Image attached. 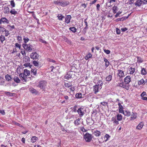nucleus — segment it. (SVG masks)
I'll list each match as a JSON object with an SVG mask.
<instances>
[{"instance_id": "nucleus-1", "label": "nucleus", "mask_w": 147, "mask_h": 147, "mask_svg": "<svg viewBox=\"0 0 147 147\" xmlns=\"http://www.w3.org/2000/svg\"><path fill=\"white\" fill-rule=\"evenodd\" d=\"M30 75V71L27 69H24V72L21 73L19 74V76L22 82H26L27 77L29 76Z\"/></svg>"}, {"instance_id": "nucleus-2", "label": "nucleus", "mask_w": 147, "mask_h": 147, "mask_svg": "<svg viewBox=\"0 0 147 147\" xmlns=\"http://www.w3.org/2000/svg\"><path fill=\"white\" fill-rule=\"evenodd\" d=\"M55 4L62 7H65L69 4L68 1L65 0H59L54 2Z\"/></svg>"}, {"instance_id": "nucleus-3", "label": "nucleus", "mask_w": 147, "mask_h": 147, "mask_svg": "<svg viewBox=\"0 0 147 147\" xmlns=\"http://www.w3.org/2000/svg\"><path fill=\"white\" fill-rule=\"evenodd\" d=\"M22 47L27 52H31L33 46L30 44H23Z\"/></svg>"}, {"instance_id": "nucleus-4", "label": "nucleus", "mask_w": 147, "mask_h": 147, "mask_svg": "<svg viewBox=\"0 0 147 147\" xmlns=\"http://www.w3.org/2000/svg\"><path fill=\"white\" fill-rule=\"evenodd\" d=\"M93 136L92 135L88 133H86L84 136V139L86 142H89L91 141Z\"/></svg>"}, {"instance_id": "nucleus-5", "label": "nucleus", "mask_w": 147, "mask_h": 147, "mask_svg": "<svg viewBox=\"0 0 147 147\" xmlns=\"http://www.w3.org/2000/svg\"><path fill=\"white\" fill-rule=\"evenodd\" d=\"M102 85V82L100 84L98 83L97 85H96L93 86V91L95 94H96L99 92V89H101Z\"/></svg>"}, {"instance_id": "nucleus-6", "label": "nucleus", "mask_w": 147, "mask_h": 147, "mask_svg": "<svg viewBox=\"0 0 147 147\" xmlns=\"http://www.w3.org/2000/svg\"><path fill=\"white\" fill-rule=\"evenodd\" d=\"M64 85L65 88H69L71 91L74 92L75 90V87L74 86L72 85L71 82H65Z\"/></svg>"}, {"instance_id": "nucleus-7", "label": "nucleus", "mask_w": 147, "mask_h": 147, "mask_svg": "<svg viewBox=\"0 0 147 147\" xmlns=\"http://www.w3.org/2000/svg\"><path fill=\"white\" fill-rule=\"evenodd\" d=\"M119 87L125 88L126 90H128L129 89L130 85L128 84L122 82L121 83H119Z\"/></svg>"}, {"instance_id": "nucleus-8", "label": "nucleus", "mask_w": 147, "mask_h": 147, "mask_svg": "<svg viewBox=\"0 0 147 147\" xmlns=\"http://www.w3.org/2000/svg\"><path fill=\"white\" fill-rule=\"evenodd\" d=\"M47 82L45 80L40 81L39 82L38 87L41 89H44L46 86Z\"/></svg>"}, {"instance_id": "nucleus-9", "label": "nucleus", "mask_w": 147, "mask_h": 147, "mask_svg": "<svg viewBox=\"0 0 147 147\" xmlns=\"http://www.w3.org/2000/svg\"><path fill=\"white\" fill-rule=\"evenodd\" d=\"M110 137V136L109 134H106L104 137V139H103V138L102 137L101 138H100V142L101 143H102L105 142H106L108 141L109 138Z\"/></svg>"}, {"instance_id": "nucleus-10", "label": "nucleus", "mask_w": 147, "mask_h": 147, "mask_svg": "<svg viewBox=\"0 0 147 147\" xmlns=\"http://www.w3.org/2000/svg\"><path fill=\"white\" fill-rule=\"evenodd\" d=\"M39 57V55L36 52L32 53L30 55V57L33 59H38Z\"/></svg>"}, {"instance_id": "nucleus-11", "label": "nucleus", "mask_w": 147, "mask_h": 147, "mask_svg": "<svg viewBox=\"0 0 147 147\" xmlns=\"http://www.w3.org/2000/svg\"><path fill=\"white\" fill-rule=\"evenodd\" d=\"M117 76L119 78H122L125 76L124 71L120 69L118 70H117Z\"/></svg>"}, {"instance_id": "nucleus-12", "label": "nucleus", "mask_w": 147, "mask_h": 147, "mask_svg": "<svg viewBox=\"0 0 147 147\" xmlns=\"http://www.w3.org/2000/svg\"><path fill=\"white\" fill-rule=\"evenodd\" d=\"M85 110L82 108H79L77 110V112L79 115L81 116H83L85 113Z\"/></svg>"}, {"instance_id": "nucleus-13", "label": "nucleus", "mask_w": 147, "mask_h": 147, "mask_svg": "<svg viewBox=\"0 0 147 147\" xmlns=\"http://www.w3.org/2000/svg\"><path fill=\"white\" fill-rule=\"evenodd\" d=\"M111 121L112 122L114 123V125H118L119 123V121L117 120L116 117H113L111 119Z\"/></svg>"}, {"instance_id": "nucleus-14", "label": "nucleus", "mask_w": 147, "mask_h": 147, "mask_svg": "<svg viewBox=\"0 0 147 147\" xmlns=\"http://www.w3.org/2000/svg\"><path fill=\"white\" fill-rule=\"evenodd\" d=\"M71 16L70 15H67L66 16L65 18V22L67 24H69L70 22Z\"/></svg>"}, {"instance_id": "nucleus-15", "label": "nucleus", "mask_w": 147, "mask_h": 147, "mask_svg": "<svg viewBox=\"0 0 147 147\" xmlns=\"http://www.w3.org/2000/svg\"><path fill=\"white\" fill-rule=\"evenodd\" d=\"M0 20L1 21V24L2 23L3 24H8L9 23V21L5 17L2 18L0 19Z\"/></svg>"}, {"instance_id": "nucleus-16", "label": "nucleus", "mask_w": 147, "mask_h": 147, "mask_svg": "<svg viewBox=\"0 0 147 147\" xmlns=\"http://www.w3.org/2000/svg\"><path fill=\"white\" fill-rule=\"evenodd\" d=\"M131 81V77L129 76H127L124 78V82L129 84Z\"/></svg>"}, {"instance_id": "nucleus-17", "label": "nucleus", "mask_w": 147, "mask_h": 147, "mask_svg": "<svg viewBox=\"0 0 147 147\" xmlns=\"http://www.w3.org/2000/svg\"><path fill=\"white\" fill-rule=\"evenodd\" d=\"M140 74L142 75H146L147 74V70L146 68L141 67Z\"/></svg>"}, {"instance_id": "nucleus-18", "label": "nucleus", "mask_w": 147, "mask_h": 147, "mask_svg": "<svg viewBox=\"0 0 147 147\" xmlns=\"http://www.w3.org/2000/svg\"><path fill=\"white\" fill-rule=\"evenodd\" d=\"M101 134V132L97 130H94L93 133V134L96 137L100 136Z\"/></svg>"}, {"instance_id": "nucleus-19", "label": "nucleus", "mask_w": 147, "mask_h": 147, "mask_svg": "<svg viewBox=\"0 0 147 147\" xmlns=\"http://www.w3.org/2000/svg\"><path fill=\"white\" fill-rule=\"evenodd\" d=\"M29 91L32 94H37L38 93V92L35 89L31 87L29 88Z\"/></svg>"}, {"instance_id": "nucleus-20", "label": "nucleus", "mask_w": 147, "mask_h": 147, "mask_svg": "<svg viewBox=\"0 0 147 147\" xmlns=\"http://www.w3.org/2000/svg\"><path fill=\"white\" fill-rule=\"evenodd\" d=\"M137 117V114L136 113H134L132 112V114L131 115L130 118V120H134L136 119Z\"/></svg>"}, {"instance_id": "nucleus-21", "label": "nucleus", "mask_w": 147, "mask_h": 147, "mask_svg": "<svg viewBox=\"0 0 147 147\" xmlns=\"http://www.w3.org/2000/svg\"><path fill=\"white\" fill-rule=\"evenodd\" d=\"M142 3V0H137L136 2L134 3L135 5L136 6H140Z\"/></svg>"}, {"instance_id": "nucleus-22", "label": "nucleus", "mask_w": 147, "mask_h": 147, "mask_svg": "<svg viewBox=\"0 0 147 147\" xmlns=\"http://www.w3.org/2000/svg\"><path fill=\"white\" fill-rule=\"evenodd\" d=\"M72 71H70L68 72L67 74L65 76V78L67 80H69V78L72 77V74L71 73Z\"/></svg>"}, {"instance_id": "nucleus-23", "label": "nucleus", "mask_w": 147, "mask_h": 147, "mask_svg": "<svg viewBox=\"0 0 147 147\" xmlns=\"http://www.w3.org/2000/svg\"><path fill=\"white\" fill-rule=\"evenodd\" d=\"M3 11L5 14H8L9 11V8L7 6H5L3 9Z\"/></svg>"}, {"instance_id": "nucleus-24", "label": "nucleus", "mask_w": 147, "mask_h": 147, "mask_svg": "<svg viewBox=\"0 0 147 147\" xmlns=\"http://www.w3.org/2000/svg\"><path fill=\"white\" fill-rule=\"evenodd\" d=\"M135 68L132 67H130L129 69V74H133L135 71Z\"/></svg>"}, {"instance_id": "nucleus-25", "label": "nucleus", "mask_w": 147, "mask_h": 147, "mask_svg": "<svg viewBox=\"0 0 147 147\" xmlns=\"http://www.w3.org/2000/svg\"><path fill=\"white\" fill-rule=\"evenodd\" d=\"M123 114L125 116H127V117H129L131 115V113L128 111H125L123 112Z\"/></svg>"}, {"instance_id": "nucleus-26", "label": "nucleus", "mask_w": 147, "mask_h": 147, "mask_svg": "<svg viewBox=\"0 0 147 147\" xmlns=\"http://www.w3.org/2000/svg\"><path fill=\"white\" fill-rule=\"evenodd\" d=\"M116 117L118 121H121L123 118L122 115L120 114H118Z\"/></svg>"}, {"instance_id": "nucleus-27", "label": "nucleus", "mask_w": 147, "mask_h": 147, "mask_svg": "<svg viewBox=\"0 0 147 147\" xmlns=\"http://www.w3.org/2000/svg\"><path fill=\"white\" fill-rule=\"evenodd\" d=\"M143 125L144 124L142 123H140L137 126L136 129H140L142 128Z\"/></svg>"}, {"instance_id": "nucleus-28", "label": "nucleus", "mask_w": 147, "mask_h": 147, "mask_svg": "<svg viewBox=\"0 0 147 147\" xmlns=\"http://www.w3.org/2000/svg\"><path fill=\"white\" fill-rule=\"evenodd\" d=\"M104 61L105 62V66L106 67H107L109 65H110V63L109 61L106 59L105 58H104Z\"/></svg>"}, {"instance_id": "nucleus-29", "label": "nucleus", "mask_w": 147, "mask_h": 147, "mask_svg": "<svg viewBox=\"0 0 147 147\" xmlns=\"http://www.w3.org/2000/svg\"><path fill=\"white\" fill-rule=\"evenodd\" d=\"M38 140V138L36 136H32L31 139V141L32 143H34Z\"/></svg>"}, {"instance_id": "nucleus-30", "label": "nucleus", "mask_w": 147, "mask_h": 147, "mask_svg": "<svg viewBox=\"0 0 147 147\" xmlns=\"http://www.w3.org/2000/svg\"><path fill=\"white\" fill-rule=\"evenodd\" d=\"M13 80L17 83H19L20 81V80L17 76H15L13 78Z\"/></svg>"}, {"instance_id": "nucleus-31", "label": "nucleus", "mask_w": 147, "mask_h": 147, "mask_svg": "<svg viewBox=\"0 0 147 147\" xmlns=\"http://www.w3.org/2000/svg\"><path fill=\"white\" fill-rule=\"evenodd\" d=\"M80 119L78 118L75 120L74 122L75 125H78L80 124Z\"/></svg>"}, {"instance_id": "nucleus-32", "label": "nucleus", "mask_w": 147, "mask_h": 147, "mask_svg": "<svg viewBox=\"0 0 147 147\" xmlns=\"http://www.w3.org/2000/svg\"><path fill=\"white\" fill-rule=\"evenodd\" d=\"M76 97L77 98H82V94L81 93L79 92L76 94Z\"/></svg>"}, {"instance_id": "nucleus-33", "label": "nucleus", "mask_w": 147, "mask_h": 147, "mask_svg": "<svg viewBox=\"0 0 147 147\" xmlns=\"http://www.w3.org/2000/svg\"><path fill=\"white\" fill-rule=\"evenodd\" d=\"M58 19L59 20H62L63 18H64V16L61 14H58L57 17Z\"/></svg>"}, {"instance_id": "nucleus-34", "label": "nucleus", "mask_w": 147, "mask_h": 147, "mask_svg": "<svg viewBox=\"0 0 147 147\" xmlns=\"http://www.w3.org/2000/svg\"><path fill=\"white\" fill-rule=\"evenodd\" d=\"M145 83L144 80L142 78L138 82V84L139 85H141L143 84H144Z\"/></svg>"}, {"instance_id": "nucleus-35", "label": "nucleus", "mask_w": 147, "mask_h": 147, "mask_svg": "<svg viewBox=\"0 0 147 147\" xmlns=\"http://www.w3.org/2000/svg\"><path fill=\"white\" fill-rule=\"evenodd\" d=\"M31 72L32 75L36 76L37 73V70L36 69H32Z\"/></svg>"}, {"instance_id": "nucleus-36", "label": "nucleus", "mask_w": 147, "mask_h": 147, "mask_svg": "<svg viewBox=\"0 0 147 147\" xmlns=\"http://www.w3.org/2000/svg\"><path fill=\"white\" fill-rule=\"evenodd\" d=\"M25 57L24 59L23 62L24 63H28V61L30 60V58L28 57L25 56Z\"/></svg>"}, {"instance_id": "nucleus-37", "label": "nucleus", "mask_w": 147, "mask_h": 147, "mask_svg": "<svg viewBox=\"0 0 147 147\" xmlns=\"http://www.w3.org/2000/svg\"><path fill=\"white\" fill-rule=\"evenodd\" d=\"M0 32L2 33L4 32H7V30H6L5 28L0 26Z\"/></svg>"}, {"instance_id": "nucleus-38", "label": "nucleus", "mask_w": 147, "mask_h": 147, "mask_svg": "<svg viewBox=\"0 0 147 147\" xmlns=\"http://www.w3.org/2000/svg\"><path fill=\"white\" fill-rule=\"evenodd\" d=\"M92 54L90 53H89L85 57V59L86 60H87L89 58H91L92 57Z\"/></svg>"}, {"instance_id": "nucleus-39", "label": "nucleus", "mask_w": 147, "mask_h": 147, "mask_svg": "<svg viewBox=\"0 0 147 147\" xmlns=\"http://www.w3.org/2000/svg\"><path fill=\"white\" fill-rule=\"evenodd\" d=\"M118 9V7L115 6H114L112 8V10L113 12L114 13H117V10Z\"/></svg>"}, {"instance_id": "nucleus-40", "label": "nucleus", "mask_w": 147, "mask_h": 147, "mask_svg": "<svg viewBox=\"0 0 147 147\" xmlns=\"http://www.w3.org/2000/svg\"><path fill=\"white\" fill-rule=\"evenodd\" d=\"M5 78L6 80L9 81L11 80V78L10 75L7 74L5 76Z\"/></svg>"}, {"instance_id": "nucleus-41", "label": "nucleus", "mask_w": 147, "mask_h": 147, "mask_svg": "<svg viewBox=\"0 0 147 147\" xmlns=\"http://www.w3.org/2000/svg\"><path fill=\"white\" fill-rule=\"evenodd\" d=\"M11 14L16 15L17 13V11H16L14 9H13L11 10L10 12Z\"/></svg>"}, {"instance_id": "nucleus-42", "label": "nucleus", "mask_w": 147, "mask_h": 147, "mask_svg": "<svg viewBox=\"0 0 147 147\" xmlns=\"http://www.w3.org/2000/svg\"><path fill=\"white\" fill-rule=\"evenodd\" d=\"M5 36L2 35L0 36V40L2 43H3V41L5 40Z\"/></svg>"}, {"instance_id": "nucleus-43", "label": "nucleus", "mask_w": 147, "mask_h": 147, "mask_svg": "<svg viewBox=\"0 0 147 147\" xmlns=\"http://www.w3.org/2000/svg\"><path fill=\"white\" fill-rule=\"evenodd\" d=\"M23 40L24 43V44H27V43L30 40L29 38H27V37H25L24 36Z\"/></svg>"}, {"instance_id": "nucleus-44", "label": "nucleus", "mask_w": 147, "mask_h": 147, "mask_svg": "<svg viewBox=\"0 0 147 147\" xmlns=\"http://www.w3.org/2000/svg\"><path fill=\"white\" fill-rule=\"evenodd\" d=\"M63 39L65 41L67 42L68 44H71V41L69 40L65 36Z\"/></svg>"}, {"instance_id": "nucleus-45", "label": "nucleus", "mask_w": 147, "mask_h": 147, "mask_svg": "<svg viewBox=\"0 0 147 147\" xmlns=\"http://www.w3.org/2000/svg\"><path fill=\"white\" fill-rule=\"evenodd\" d=\"M137 58L138 59L137 62L138 63H142L143 62V60L141 57L138 56H137Z\"/></svg>"}, {"instance_id": "nucleus-46", "label": "nucleus", "mask_w": 147, "mask_h": 147, "mask_svg": "<svg viewBox=\"0 0 147 147\" xmlns=\"http://www.w3.org/2000/svg\"><path fill=\"white\" fill-rule=\"evenodd\" d=\"M69 29L74 32H75L77 31V29L75 27H70Z\"/></svg>"}, {"instance_id": "nucleus-47", "label": "nucleus", "mask_w": 147, "mask_h": 147, "mask_svg": "<svg viewBox=\"0 0 147 147\" xmlns=\"http://www.w3.org/2000/svg\"><path fill=\"white\" fill-rule=\"evenodd\" d=\"M106 80L107 81H109L111 80L112 79V76L111 75H109L107 76L106 78Z\"/></svg>"}, {"instance_id": "nucleus-48", "label": "nucleus", "mask_w": 147, "mask_h": 147, "mask_svg": "<svg viewBox=\"0 0 147 147\" xmlns=\"http://www.w3.org/2000/svg\"><path fill=\"white\" fill-rule=\"evenodd\" d=\"M25 50L24 49H21L20 53L23 56H25L26 55V53L25 52Z\"/></svg>"}, {"instance_id": "nucleus-49", "label": "nucleus", "mask_w": 147, "mask_h": 147, "mask_svg": "<svg viewBox=\"0 0 147 147\" xmlns=\"http://www.w3.org/2000/svg\"><path fill=\"white\" fill-rule=\"evenodd\" d=\"M15 47L16 48H18L19 49H20L21 48V45L20 44H19L18 43H16L15 44Z\"/></svg>"}, {"instance_id": "nucleus-50", "label": "nucleus", "mask_w": 147, "mask_h": 147, "mask_svg": "<svg viewBox=\"0 0 147 147\" xmlns=\"http://www.w3.org/2000/svg\"><path fill=\"white\" fill-rule=\"evenodd\" d=\"M100 104L105 107L106 106H108V103L105 101L101 102Z\"/></svg>"}, {"instance_id": "nucleus-51", "label": "nucleus", "mask_w": 147, "mask_h": 147, "mask_svg": "<svg viewBox=\"0 0 147 147\" xmlns=\"http://www.w3.org/2000/svg\"><path fill=\"white\" fill-rule=\"evenodd\" d=\"M33 63L34 66L36 67L39 66L38 63L37 61H34L33 62Z\"/></svg>"}, {"instance_id": "nucleus-52", "label": "nucleus", "mask_w": 147, "mask_h": 147, "mask_svg": "<svg viewBox=\"0 0 147 147\" xmlns=\"http://www.w3.org/2000/svg\"><path fill=\"white\" fill-rule=\"evenodd\" d=\"M4 93L5 94H6L7 95H9V96H13L12 94L7 91H5L4 92Z\"/></svg>"}, {"instance_id": "nucleus-53", "label": "nucleus", "mask_w": 147, "mask_h": 147, "mask_svg": "<svg viewBox=\"0 0 147 147\" xmlns=\"http://www.w3.org/2000/svg\"><path fill=\"white\" fill-rule=\"evenodd\" d=\"M25 64H24L23 65V66H24L25 67H31V66L30 65V63H24Z\"/></svg>"}, {"instance_id": "nucleus-54", "label": "nucleus", "mask_w": 147, "mask_h": 147, "mask_svg": "<svg viewBox=\"0 0 147 147\" xmlns=\"http://www.w3.org/2000/svg\"><path fill=\"white\" fill-rule=\"evenodd\" d=\"M17 40L19 42H21L22 40V37L20 36H17Z\"/></svg>"}, {"instance_id": "nucleus-55", "label": "nucleus", "mask_w": 147, "mask_h": 147, "mask_svg": "<svg viewBox=\"0 0 147 147\" xmlns=\"http://www.w3.org/2000/svg\"><path fill=\"white\" fill-rule=\"evenodd\" d=\"M10 4L12 7H15V4L13 0H11L10 1Z\"/></svg>"}, {"instance_id": "nucleus-56", "label": "nucleus", "mask_w": 147, "mask_h": 147, "mask_svg": "<svg viewBox=\"0 0 147 147\" xmlns=\"http://www.w3.org/2000/svg\"><path fill=\"white\" fill-rule=\"evenodd\" d=\"M12 123L14 124V125H17V126H20V127H21V126H20V124L17 123V122H16L15 121H12ZM22 126H21V127Z\"/></svg>"}, {"instance_id": "nucleus-57", "label": "nucleus", "mask_w": 147, "mask_h": 147, "mask_svg": "<svg viewBox=\"0 0 147 147\" xmlns=\"http://www.w3.org/2000/svg\"><path fill=\"white\" fill-rule=\"evenodd\" d=\"M104 52L107 54H109L110 53V51L109 50H104Z\"/></svg>"}, {"instance_id": "nucleus-58", "label": "nucleus", "mask_w": 147, "mask_h": 147, "mask_svg": "<svg viewBox=\"0 0 147 147\" xmlns=\"http://www.w3.org/2000/svg\"><path fill=\"white\" fill-rule=\"evenodd\" d=\"M116 32L117 34H120V30L118 28H116Z\"/></svg>"}, {"instance_id": "nucleus-59", "label": "nucleus", "mask_w": 147, "mask_h": 147, "mask_svg": "<svg viewBox=\"0 0 147 147\" xmlns=\"http://www.w3.org/2000/svg\"><path fill=\"white\" fill-rule=\"evenodd\" d=\"M80 130L83 132H86L87 130H86L84 127H81Z\"/></svg>"}, {"instance_id": "nucleus-60", "label": "nucleus", "mask_w": 147, "mask_h": 147, "mask_svg": "<svg viewBox=\"0 0 147 147\" xmlns=\"http://www.w3.org/2000/svg\"><path fill=\"white\" fill-rule=\"evenodd\" d=\"M39 41L43 43H46V42L45 40H43L41 38H39Z\"/></svg>"}, {"instance_id": "nucleus-61", "label": "nucleus", "mask_w": 147, "mask_h": 147, "mask_svg": "<svg viewBox=\"0 0 147 147\" xmlns=\"http://www.w3.org/2000/svg\"><path fill=\"white\" fill-rule=\"evenodd\" d=\"M146 95V93L145 92H143L141 94L140 96L142 97L143 96H144Z\"/></svg>"}, {"instance_id": "nucleus-62", "label": "nucleus", "mask_w": 147, "mask_h": 147, "mask_svg": "<svg viewBox=\"0 0 147 147\" xmlns=\"http://www.w3.org/2000/svg\"><path fill=\"white\" fill-rule=\"evenodd\" d=\"M121 13V12H120L119 11L117 12L116 14L115 15V18H117L118 17L119 15Z\"/></svg>"}, {"instance_id": "nucleus-63", "label": "nucleus", "mask_w": 147, "mask_h": 147, "mask_svg": "<svg viewBox=\"0 0 147 147\" xmlns=\"http://www.w3.org/2000/svg\"><path fill=\"white\" fill-rule=\"evenodd\" d=\"M119 112L121 113H123L124 112L123 110V108L119 109Z\"/></svg>"}, {"instance_id": "nucleus-64", "label": "nucleus", "mask_w": 147, "mask_h": 147, "mask_svg": "<svg viewBox=\"0 0 147 147\" xmlns=\"http://www.w3.org/2000/svg\"><path fill=\"white\" fill-rule=\"evenodd\" d=\"M122 31L125 32L127 30V29L126 28H122L121 29Z\"/></svg>"}]
</instances>
